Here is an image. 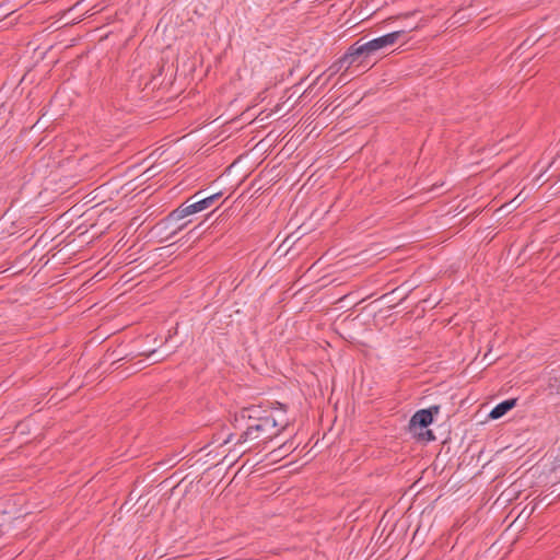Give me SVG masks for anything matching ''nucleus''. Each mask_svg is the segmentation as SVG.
Returning a JSON list of instances; mask_svg holds the SVG:
<instances>
[{"label":"nucleus","instance_id":"f257e3e1","mask_svg":"<svg viewBox=\"0 0 560 560\" xmlns=\"http://www.w3.org/2000/svg\"><path fill=\"white\" fill-rule=\"evenodd\" d=\"M386 45L383 40V37H377L366 43L361 44L360 40L355 42L351 45L347 52L335 63H332L328 71H330V75L336 74L343 66L349 68L353 63H362L363 58L369 57L375 51L385 48Z\"/></svg>","mask_w":560,"mask_h":560},{"label":"nucleus","instance_id":"f03ea898","mask_svg":"<svg viewBox=\"0 0 560 560\" xmlns=\"http://www.w3.org/2000/svg\"><path fill=\"white\" fill-rule=\"evenodd\" d=\"M287 422L278 421L276 418L267 419L259 424L249 425L246 428L237 440V444L247 441L260 440L267 442L278 436L282 430L285 429Z\"/></svg>","mask_w":560,"mask_h":560},{"label":"nucleus","instance_id":"7ed1b4c3","mask_svg":"<svg viewBox=\"0 0 560 560\" xmlns=\"http://www.w3.org/2000/svg\"><path fill=\"white\" fill-rule=\"evenodd\" d=\"M275 418L269 410L262 409L260 406H250L243 408L234 416L233 427L235 429L248 428L249 425L259 424L267 419Z\"/></svg>","mask_w":560,"mask_h":560},{"label":"nucleus","instance_id":"20e7f679","mask_svg":"<svg viewBox=\"0 0 560 560\" xmlns=\"http://www.w3.org/2000/svg\"><path fill=\"white\" fill-rule=\"evenodd\" d=\"M220 197L221 192H217L192 203H188V201H186L183 205H180L177 209L172 211L165 220L167 222H176L184 219L187 215L206 210L207 208L211 207Z\"/></svg>","mask_w":560,"mask_h":560},{"label":"nucleus","instance_id":"39448f33","mask_svg":"<svg viewBox=\"0 0 560 560\" xmlns=\"http://www.w3.org/2000/svg\"><path fill=\"white\" fill-rule=\"evenodd\" d=\"M440 411L439 406H431L428 409L418 410L410 419V427L427 428L433 421V416Z\"/></svg>","mask_w":560,"mask_h":560},{"label":"nucleus","instance_id":"423d86ee","mask_svg":"<svg viewBox=\"0 0 560 560\" xmlns=\"http://www.w3.org/2000/svg\"><path fill=\"white\" fill-rule=\"evenodd\" d=\"M516 405V399H506L500 404H498L491 411L489 417L491 419H499L503 417L508 411L514 408Z\"/></svg>","mask_w":560,"mask_h":560},{"label":"nucleus","instance_id":"0eeeda50","mask_svg":"<svg viewBox=\"0 0 560 560\" xmlns=\"http://www.w3.org/2000/svg\"><path fill=\"white\" fill-rule=\"evenodd\" d=\"M406 30H400V31H396V32H392V33H388L386 35H383V40L387 46H393L394 44H396L398 42V39L406 34Z\"/></svg>","mask_w":560,"mask_h":560},{"label":"nucleus","instance_id":"6e6552de","mask_svg":"<svg viewBox=\"0 0 560 560\" xmlns=\"http://www.w3.org/2000/svg\"><path fill=\"white\" fill-rule=\"evenodd\" d=\"M233 434H229L228 439L224 441V443H229L232 441Z\"/></svg>","mask_w":560,"mask_h":560},{"label":"nucleus","instance_id":"1a4fd4ad","mask_svg":"<svg viewBox=\"0 0 560 560\" xmlns=\"http://www.w3.org/2000/svg\"><path fill=\"white\" fill-rule=\"evenodd\" d=\"M413 13H406L402 16L408 18L409 15H412Z\"/></svg>","mask_w":560,"mask_h":560},{"label":"nucleus","instance_id":"9d476101","mask_svg":"<svg viewBox=\"0 0 560 560\" xmlns=\"http://www.w3.org/2000/svg\"><path fill=\"white\" fill-rule=\"evenodd\" d=\"M417 25L409 28V31L417 30Z\"/></svg>","mask_w":560,"mask_h":560}]
</instances>
